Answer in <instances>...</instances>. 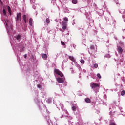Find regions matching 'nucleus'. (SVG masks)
I'll use <instances>...</instances> for the list:
<instances>
[{"label":"nucleus","mask_w":125,"mask_h":125,"mask_svg":"<svg viewBox=\"0 0 125 125\" xmlns=\"http://www.w3.org/2000/svg\"><path fill=\"white\" fill-rule=\"evenodd\" d=\"M45 22H46V24H49V23H50V20L49 18H46Z\"/></svg>","instance_id":"17"},{"label":"nucleus","mask_w":125,"mask_h":125,"mask_svg":"<svg viewBox=\"0 0 125 125\" xmlns=\"http://www.w3.org/2000/svg\"><path fill=\"white\" fill-rule=\"evenodd\" d=\"M61 44H62V45H65V42L63 41H61Z\"/></svg>","instance_id":"27"},{"label":"nucleus","mask_w":125,"mask_h":125,"mask_svg":"<svg viewBox=\"0 0 125 125\" xmlns=\"http://www.w3.org/2000/svg\"><path fill=\"white\" fill-rule=\"evenodd\" d=\"M69 59H70V60H71V61H73V62H75V61H76V60H75V59L74 58V57L73 56H70L69 57Z\"/></svg>","instance_id":"15"},{"label":"nucleus","mask_w":125,"mask_h":125,"mask_svg":"<svg viewBox=\"0 0 125 125\" xmlns=\"http://www.w3.org/2000/svg\"><path fill=\"white\" fill-rule=\"evenodd\" d=\"M24 58H27V54L24 55Z\"/></svg>","instance_id":"30"},{"label":"nucleus","mask_w":125,"mask_h":125,"mask_svg":"<svg viewBox=\"0 0 125 125\" xmlns=\"http://www.w3.org/2000/svg\"><path fill=\"white\" fill-rule=\"evenodd\" d=\"M95 47H94V45H92L90 46V49H92V50H94Z\"/></svg>","instance_id":"22"},{"label":"nucleus","mask_w":125,"mask_h":125,"mask_svg":"<svg viewBox=\"0 0 125 125\" xmlns=\"http://www.w3.org/2000/svg\"><path fill=\"white\" fill-rule=\"evenodd\" d=\"M30 2H31L32 4H33V2H32V0H30Z\"/></svg>","instance_id":"32"},{"label":"nucleus","mask_w":125,"mask_h":125,"mask_svg":"<svg viewBox=\"0 0 125 125\" xmlns=\"http://www.w3.org/2000/svg\"><path fill=\"white\" fill-rule=\"evenodd\" d=\"M0 1H1V0H0Z\"/></svg>","instance_id":"34"},{"label":"nucleus","mask_w":125,"mask_h":125,"mask_svg":"<svg viewBox=\"0 0 125 125\" xmlns=\"http://www.w3.org/2000/svg\"><path fill=\"white\" fill-rule=\"evenodd\" d=\"M92 88H96V87H99V85L98 84L91 83Z\"/></svg>","instance_id":"5"},{"label":"nucleus","mask_w":125,"mask_h":125,"mask_svg":"<svg viewBox=\"0 0 125 125\" xmlns=\"http://www.w3.org/2000/svg\"><path fill=\"white\" fill-rule=\"evenodd\" d=\"M75 22H73V23H72L73 26H74V25H75Z\"/></svg>","instance_id":"31"},{"label":"nucleus","mask_w":125,"mask_h":125,"mask_svg":"<svg viewBox=\"0 0 125 125\" xmlns=\"http://www.w3.org/2000/svg\"><path fill=\"white\" fill-rule=\"evenodd\" d=\"M94 68H95L96 69L98 67V64H96V63H95V64H94Z\"/></svg>","instance_id":"26"},{"label":"nucleus","mask_w":125,"mask_h":125,"mask_svg":"<svg viewBox=\"0 0 125 125\" xmlns=\"http://www.w3.org/2000/svg\"><path fill=\"white\" fill-rule=\"evenodd\" d=\"M7 9H8V11L9 14H11V8H10V7L9 6H8Z\"/></svg>","instance_id":"16"},{"label":"nucleus","mask_w":125,"mask_h":125,"mask_svg":"<svg viewBox=\"0 0 125 125\" xmlns=\"http://www.w3.org/2000/svg\"><path fill=\"white\" fill-rule=\"evenodd\" d=\"M22 51H23V49H20V52H22Z\"/></svg>","instance_id":"29"},{"label":"nucleus","mask_w":125,"mask_h":125,"mask_svg":"<svg viewBox=\"0 0 125 125\" xmlns=\"http://www.w3.org/2000/svg\"><path fill=\"white\" fill-rule=\"evenodd\" d=\"M29 23L30 26H31V27H33V26H34L33 24V19L32 18L29 19Z\"/></svg>","instance_id":"9"},{"label":"nucleus","mask_w":125,"mask_h":125,"mask_svg":"<svg viewBox=\"0 0 125 125\" xmlns=\"http://www.w3.org/2000/svg\"><path fill=\"white\" fill-rule=\"evenodd\" d=\"M118 51H119V53H123V48H122V47H121V46L118 47Z\"/></svg>","instance_id":"14"},{"label":"nucleus","mask_w":125,"mask_h":125,"mask_svg":"<svg viewBox=\"0 0 125 125\" xmlns=\"http://www.w3.org/2000/svg\"><path fill=\"white\" fill-rule=\"evenodd\" d=\"M42 58L44 60H46V59H47V55L46 54H42Z\"/></svg>","instance_id":"11"},{"label":"nucleus","mask_w":125,"mask_h":125,"mask_svg":"<svg viewBox=\"0 0 125 125\" xmlns=\"http://www.w3.org/2000/svg\"><path fill=\"white\" fill-rule=\"evenodd\" d=\"M42 11H43L44 9L43 8H42Z\"/></svg>","instance_id":"33"},{"label":"nucleus","mask_w":125,"mask_h":125,"mask_svg":"<svg viewBox=\"0 0 125 125\" xmlns=\"http://www.w3.org/2000/svg\"><path fill=\"white\" fill-rule=\"evenodd\" d=\"M2 22H3L4 24H6V25L7 27H8L9 26V21L8 20H2Z\"/></svg>","instance_id":"4"},{"label":"nucleus","mask_w":125,"mask_h":125,"mask_svg":"<svg viewBox=\"0 0 125 125\" xmlns=\"http://www.w3.org/2000/svg\"><path fill=\"white\" fill-rule=\"evenodd\" d=\"M120 12H121V13H122H122L124 14L122 16V17L123 18L125 19V10H122V11H120Z\"/></svg>","instance_id":"13"},{"label":"nucleus","mask_w":125,"mask_h":125,"mask_svg":"<svg viewBox=\"0 0 125 125\" xmlns=\"http://www.w3.org/2000/svg\"><path fill=\"white\" fill-rule=\"evenodd\" d=\"M93 22L94 21L92 19L89 18L87 21V25H89V26L92 23H93Z\"/></svg>","instance_id":"6"},{"label":"nucleus","mask_w":125,"mask_h":125,"mask_svg":"<svg viewBox=\"0 0 125 125\" xmlns=\"http://www.w3.org/2000/svg\"><path fill=\"white\" fill-rule=\"evenodd\" d=\"M37 87H38V88H42V85H40V84H38V85H37Z\"/></svg>","instance_id":"28"},{"label":"nucleus","mask_w":125,"mask_h":125,"mask_svg":"<svg viewBox=\"0 0 125 125\" xmlns=\"http://www.w3.org/2000/svg\"><path fill=\"white\" fill-rule=\"evenodd\" d=\"M69 19L67 17L63 18V21L62 23V27L63 30H66L67 29V26H68V21Z\"/></svg>","instance_id":"1"},{"label":"nucleus","mask_w":125,"mask_h":125,"mask_svg":"<svg viewBox=\"0 0 125 125\" xmlns=\"http://www.w3.org/2000/svg\"><path fill=\"white\" fill-rule=\"evenodd\" d=\"M85 102H86V103H90L91 102L90 99H89V98H86L85 99Z\"/></svg>","instance_id":"12"},{"label":"nucleus","mask_w":125,"mask_h":125,"mask_svg":"<svg viewBox=\"0 0 125 125\" xmlns=\"http://www.w3.org/2000/svg\"><path fill=\"white\" fill-rule=\"evenodd\" d=\"M72 110L73 111H76V109H77V107L75 106H72Z\"/></svg>","instance_id":"23"},{"label":"nucleus","mask_w":125,"mask_h":125,"mask_svg":"<svg viewBox=\"0 0 125 125\" xmlns=\"http://www.w3.org/2000/svg\"><path fill=\"white\" fill-rule=\"evenodd\" d=\"M16 22H19L22 20V15L21 13H18L17 14V17L15 18Z\"/></svg>","instance_id":"2"},{"label":"nucleus","mask_w":125,"mask_h":125,"mask_svg":"<svg viewBox=\"0 0 125 125\" xmlns=\"http://www.w3.org/2000/svg\"><path fill=\"white\" fill-rule=\"evenodd\" d=\"M3 15L6 16V10H5V9H3Z\"/></svg>","instance_id":"19"},{"label":"nucleus","mask_w":125,"mask_h":125,"mask_svg":"<svg viewBox=\"0 0 125 125\" xmlns=\"http://www.w3.org/2000/svg\"><path fill=\"white\" fill-rule=\"evenodd\" d=\"M97 77H98L99 79H101V75L99 73L97 74Z\"/></svg>","instance_id":"25"},{"label":"nucleus","mask_w":125,"mask_h":125,"mask_svg":"<svg viewBox=\"0 0 125 125\" xmlns=\"http://www.w3.org/2000/svg\"><path fill=\"white\" fill-rule=\"evenodd\" d=\"M22 18L24 20V23L25 24H27V21H28V20H27V16L26 15H23V16H22Z\"/></svg>","instance_id":"8"},{"label":"nucleus","mask_w":125,"mask_h":125,"mask_svg":"<svg viewBox=\"0 0 125 125\" xmlns=\"http://www.w3.org/2000/svg\"><path fill=\"white\" fill-rule=\"evenodd\" d=\"M76 66L77 67H78V68L79 69V70H81V66H80V64H76Z\"/></svg>","instance_id":"21"},{"label":"nucleus","mask_w":125,"mask_h":125,"mask_svg":"<svg viewBox=\"0 0 125 125\" xmlns=\"http://www.w3.org/2000/svg\"><path fill=\"white\" fill-rule=\"evenodd\" d=\"M72 3H73L74 4H77V3H78V0H72Z\"/></svg>","instance_id":"18"},{"label":"nucleus","mask_w":125,"mask_h":125,"mask_svg":"<svg viewBox=\"0 0 125 125\" xmlns=\"http://www.w3.org/2000/svg\"><path fill=\"white\" fill-rule=\"evenodd\" d=\"M15 38L16 39V40H17L18 41H20V40H21V35L18 34L16 35L15 36Z\"/></svg>","instance_id":"10"},{"label":"nucleus","mask_w":125,"mask_h":125,"mask_svg":"<svg viewBox=\"0 0 125 125\" xmlns=\"http://www.w3.org/2000/svg\"><path fill=\"white\" fill-rule=\"evenodd\" d=\"M80 62L81 64H84V62H85L84 61L83 59L81 60Z\"/></svg>","instance_id":"24"},{"label":"nucleus","mask_w":125,"mask_h":125,"mask_svg":"<svg viewBox=\"0 0 125 125\" xmlns=\"http://www.w3.org/2000/svg\"><path fill=\"white\" fill-rule=\"evenodd\" d=\"M57 81L58 83H64V81H63V79L60 78H58L57 79Z\"/></svg>","instance_id":"7"},{"label":"nucleus","mask_w":125,"mask_h":125,"mask_svg":"<svg viewBox=\"0 0 125 125\" xmlns=\"http://www.w3.org/2000/svg\"><path fill=\"white\" fill-rule=\"evenodd\" d=\"M54 72L57 75H58L59 76H60V77L61 78H62V77H64V75L63 74V73H62V72L61 71H60V70H59V69H57L55 68L54 69Z\"/></svg>","instance_id":"3"},{"label":"nucleus","mask_w":125,"mask_h":125,"mask_svg":"<svg viewBox=\"0 0 125 125\" xmlns=\"http://www.w3.org/2000/svg\"><path fill=\"white\" fill-rule=\"evenodd\" d=\"M121 94L122 96H123V95H125V90L122 91Z\"/></svg>","instance_id":"20"}]
</instances>
